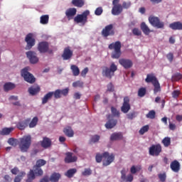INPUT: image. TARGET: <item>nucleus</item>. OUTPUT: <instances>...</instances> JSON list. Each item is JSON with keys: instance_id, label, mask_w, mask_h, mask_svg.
Wrapping results in <instances>:
<instances>
[{"instance_id": "bf43d9fd", "label": "nucleus", "mask_w": 182, "mask_h": 182, "mask_svg": "<svg viewBox=\"0 0 182 182\" xmlns=\"http://www.w3.org/2000/svg\"><path fill=\"white\" fill-rule=\"evenodd\" d=\"M114 90V87L112 82L107 85V92H113Z\"/></svg>"}, {"instance_id": "de8ad7c7", "label": "nucleus", "mask_w": 182, "mask_h": 182, "mask_svg": "<svg viewBox=\"0 0 182 182\" xmlns=\"http://www.w3.org/2000/svg\"><path fill=\"white\" fill-rule=\"evenodd\" d=\"M147 119H155L156 118V111L155 110H151L149 112V113L146 114Z\"/></svg>"}, {"instance_id": "f3484780", "label": "nucleus", "mask_w": 182, "mask_h": 182, "mask_svg": "<svg viewBox=\"0 0 182 182\" xmlns=\"http://www.w3.org/2000/svg\"><path fill=\"white\" fill-rule=\"evenodd\" d=\"M26 56L28 59L30 60V63L32 65H35L39 62V58L36 56V53L34 51H28L26 53Z\"/></svg>"}, {"instance_id": "cd10ccee", "label": "nucleus", "mask_w": 182, "mask_h": 182, "mask_svg": "<svg viewBox=\"0 0 182 182\" xmlns=\"http://www.w3.org/2000/svg\"><path fill=\"white\" fill-rule=\"evenodd\" d=\"M122 12H123V6H122V4L113 6L112 9V15H120Z\"/></svg>"}, {"instance_id": "4be33fe9", "label": "nucleus", "mask_w": 182, "mask_h": 182, "mask_svg": "<svg viewBox=\"0 0 182 182\" xmlns=\"http://www.w3.org/2000/svg\"><path fill=\"white\" fill-rule=\"evenodd\" d=\"M65 163L70 164L75 163V161H77V156H73L72 152H67L65 154Z\"/></svg>"}, {"instance_id": "c85d7f7f", "label": "nucleus", "mask_w": 182, "mask_h": 182, "mask_svg": "<svg viewBox=\"0 0 182 182\" xmlns=\"http://www.w3.org/2000/svg\"><path fill=\"white\" fill-rule=\"evenodd\" d=\"M123 139V134L122 132H115L113 133L110 136L111 141H116L117 140Z\"/></svg>"}, {"instance_id": "58836bf2", "label": "nucleus", "mask_w": 182, "mask_h": 182, "mask_svg": "<svg viewBox=\"0 0 182 182\" xmlns=\"http://www.w3.org/2000/svg\"><path fill=\"white\" fill-rule=\"evenodd\" d=\"M49 22V16L48 15H43L41 16L40 18V23L42 25H46Z\"/></svg>"}, {"instance_id": "c756f323", "label": "nucleus", "mask_w": 182, "mask_h": 182, "mask_svg": "<svg viewBox=\"0 0 182 182\" xmlns=\"http://www.w3.org/2000/svg\"><path fill=\"white\" fill-rule=\"evenodd\" d=\"M63 133L64 134H65V136H67V137H73V136H75V132L70 127H67L64 128Z\"/></svg>"}, {"instance_id": "69168bd1", "label": "nucleus", "mask_w": 182, "mask_h": 182, "mask_svg": "<svg viewBox=\"0 0 182 182\" xmlns=\"http://www.w3.org/2000/svg\"><path fill=\"white\" fill-rule=\"evenodd\" d=\"M39 182H49V177L48 176H46L42 178Z\"/></svg>"}, {"instance_id": "ddd939ff", "label": "nucleus", "mask_w": 182, "mask_h": 182, "mask_svg": "<svg viewBox=\"0 0 182 182\" xmlns=\"http://www.w3.org/2000/svg\"><path fill=\"white\" fill-rule=\"evenodd\" d=\"M101 33L104 38H107V36H114V30L113 29V24H109L108 26H105L102 29Z\"/></svg>"}, {"instance_id": "79ce46f5", "label": "nucleus", "mask_w": 182, "mask_h": 182, "mask_svg": "<svg viewBox=\"0 0 182 182\" xmlns=\"http://www.w3.org/2000/svg\"><path fill=\"white\" fill-rule=\"evenodd\" d=\"M26 176V173L25 171H21L17 176L14 178V182H21L23 177H25Z\"/></svg>"}, {"instance_id": "09e8293b", "label": "nucleus", "mask_w": 182, "mask_h": 182, "mask_svg": "<svg viewBox=\"0 0 182 182\" xmlns=\"http://www.w3.org/2000/svg\"><path fill=\"white\" fill-rule=\"evenodd\" d=\"M149 125H145L142 127L139 130V134L143 135L144 134V133H147V132H149Z\"/></svg>"}, {"instance_id": "a18cd8bd", "label": "nucleus", "mask_w": 182, "mask_h": 182, "mask_svg": "<svg viewBox=\"0 0 182 182\" xmlns=\"http://www.w3.org/2000/svg\"><path fill=\"white\" fill-rule=\"evenodd\" d=\"M111 112L115 117H120V112L114 107H111Z\"/></svg>"}, {"instance_id": "7c9ffc66", "label": "nucleus", "mask_w": 182, "mask_h": 182, "mask_svg": "<svg viewBox=\"0 0 182 182\" xmlns=\"http://www.w3.org/2000/svg\"><path fill=\"white\" fill-rule=\"evenodd\" d=\"M61 175L59 173L54 172L51 174L50 178V182H58L60 179Z\"/></svg>"}, {"instance_id": "20e7f679", "label": "nucleus", "mask_w": 182, "mask_h": 182, "mask_svg": "<svg viewBox=\"0 0 182 182\" xmlns=\"http://www.w3.org/2000/svg\"><path fill=\"white\" fill-rule=\"evenodd\" d=\"M41 176H43V170H42V168H39L34 165L33 169H31L27 173V179L26 180V182H33L36 177H41Z\"/></svg>"}, {"instance_id": "473e14b6", "label": "nucleus", "mask_w": 182, "mask_h": 182, "mask_svg": "<svg viewBox=\"0 0 182 182\" xmlns=\"http://www.w3.org/2000/svg\"><path fill=\"white\" fill-rule=\"evenodd\" d=\"M76 173H77V169L70 168L65 172V176L68 178H72V177H73Z\"/></svg>"}, {"instance_id": "a19ab883", "label": "nucleus", "mask_w": 182, "mask_h": 182, "mask_svg": "<svg viewBox=\"0 0 182 182\" xmlns=\"http://www.w3.org/2000/svg\"><path fill=\"white\" fill-rule=\"evenodd\" d=\"M46 165V161L45 159H38L36 162V167H39L41 168V167H43V166Z\"/></svg>"}, {"instance_id": "052dcab7", "label": "nucleus", "mask_w": 182, "mask_h": 182, "mask_svg": "<svg viewBox=\"0 0 182 182\" xmlns=\"http://www.w3.org/2000/svg\"><path fill=\"white\" fill-rule=\"evenodd\" d=\"M136 117V112H130L127 114V118L130 120H133Z\"/></svg>"}, {"instance_id": "e433bc0d", "label": "nucleus", "mask_w": 182, "mask_h": 182, "mask_svg": "<svg viewBox=\"0 0 182 182\" xmlns=\"http://www.w3.org/2000/svg\"><path fill=\"white\" fill-rule=\"evenodd\" d=\"M72 4L77 8H82L85 5V0H73Z\"/></svg>"}, {"instance_id": "6ab92c4d", "label": "nucleus", "mask_w": 182, "mask_h": 182, "mask_svg": "<svg viewBox=\"0 0 182 182\" xmlns=\"http://www.w3.org/2000/svg\"><path fill=\"white\" fill-rule=\"evenodd\" d=\"M31 123V118H27L24 120H21L16 124V127L19 130H25Z\"/></svg>"}, {"instance_id": "680f3d73", "label": "nucleus", "mask_w": 182, "mask_h": 182, "mask_svg": "<svg viewBox=\"0 0 182 182\" xmlns=\"http://www.w3.org/2000/svg\"><path fill=\"white\" fill-rule=\"evenodd\" d=\"M83 85V82H80V81H76L73 83V87H79Z\"/></svg>"}, {"instance_id": "f03ea898", "label": "nucleus", "mask_w": 182, "mask_h": 182, "mask_svg": "<svg viewBox=\"0 0 182 182\" xmlns=\"http://www.w3.org/2000/svg\"><path fill=\"white\" fill-rule=\"evenodd\" d=\"M95 160L97 163H102V166L107 167V166H110L113 161H114V154H109V152H104L102 154L97 153L95 156Z\"/></svg>"}, {"instance_id": "2f4dec72", "label": "nucleus", "mask_w": 182, "mask_h": 182, "mask_svg": "<svg viewBox=\"0 0 182 182\" xmlns=\"http://www.w3.org/2000/svg\"><path fill=\"white\" fill-rule=\"evenodd\" d=\"M141 29L144 35H150V32H151V30H150V28L145 22H142L141 23Z\"/></svg>"}, {"instance_id": "412c9836", "label": "nucleus", "mask_w": 182, "mask_h": 182, "mask_svg": "<svg viewBox=\"0 0 182 182\" xmlns=\"http://www.w3.org/2000/svg\"><path fill=\"white\" fill-rule=\"evenodd\" d=\"M121 180L124 182H132L134 180V177L132 174L126 176V168H123L121 171Z\"/></svg>"}, {"instance_id": "423d86ee", "label": "nucleus", "mask_w": 182, "mask_h": 182, "mask_svg": "<svg viewBox=\"0 0 182 182\" xmlns=\"http://www.w3.org/2000/svg\"><path fill=\"white\" fill-rule=\"evenodd\" d=\"M110 50H113L111 57L112 59H119L122 56V43L120 41H116L115 43H112L108 46Z\"/></svg>"}, {"instance_id": "bb28decb", "label": "nucleus", "mask_w": 182, "mask_h": 182, "mask_svg": "<svg viewBox=\"0 0 182 182\" xmlns=\"http://www.w3.org/2000/svg\"><path fill=\"white\" fill-rule=\"evenodd\" d=\"M169 28L173 31H182V23L180 21H175L169 24Z\"/></svg>"}, {"instance_id": "5701e85b", "label": "nucleus", "mask_w": 182, "mask_h": 182, "mask_svg": "<svg viewBox=\"0 0 182 182\" xmlns=\"http://www.w3.org/2000/svg\"><path fill=\"white\" fill-rule=\"evenodd\" d=\"M40 144L43 149H49L52 146V140L46 136L43 138V140L40 141Z\"/></svg>"}, {"instance_id": "ea45409f", "label": "nucleus", "mask_w": 182, "mask_h": 182, "mask_svg": "<svg viewBox=\"0 0 182 182\" xmlns=\"http://www.w3.org/2000/svg\"><path fill=\"white\" fill-rule=\"evenodd\" d=\"M161 143L164 144V147H168V146L171 144V138L166 136L163 139Z\"/></svg>"}, {"instance_id": "f8f14e48", "label": "nucleus", "mask_w": 182, "mask_h": 182, "mask_svg": "<svg viewBox=\"0 0 182 182\" xmlns=\"http://www.w3.org/2000/svg\"><path fill=\"white\" fill-rule=\"evenodd\" d=\"M38 50L40 53H53V50L49 49V43L46 41L40 42L38 45Z\"/></svg>"}, {"instance_id": "603ef678", "label": "nucleus", "mask_w": 182, "mask_h": 182, "mask_svg": "<svg viewBox=\"0 0 182 182\" xmlns=\"http://www.w3.org/2000/svg\"><path fill=\"white\" fill-rule=\"evenodd\" d=\"M158 177L161 182H166V180L167 178V176L166 175V173H159L158 175Z\"/></svg>"}, {"instance_id": "393cba45", "label": "nucleus", "mask_w": 182, "mask_h": 182, "mask_svg": "<svg viewBox=\"0 0 182 182\" xmlns=\"http://www.w3.org/2000/svg\"><path fill=\"white\" fill-rule=\"evenodd\" d=\"M170 168L173 173H178L181 168L180 162H178L177 160H174L171 163Z\"/></svg>"}, {"instance_id": "4468645a", "label": "nucleus", "mask_w": 182, "mask_h": 182, "mask_svg": "<svg viewBox=\"0 0 182 182\" xmlns=\"http://www.w3.org/2000/svg\"><path fill=\"white\" fill-rule=\"evenodd\" d=\"M32 33H28L25 38V41L27 43L26 46V50H29L32 49L33 46H35V38H33Z\"/></svg>"}, {"instance_id": "9d476101", "label": "nucleus", "mask_w": 182, "mask_h": 182, "mask_svg": "<svg viewBox=\"0 0 182 182\" xmlns=\"http://www.w3.org/2000/svg\"><path fill=\"white\" fill-rule=\"evenodd\" d=\"M161 151H163V148L160 144H153L149 149V155L155 157L160 156Z\"/></svg>"}, {"instance_id": "1a4fd4ad", "label": "nucleus", "mask_w": 182, "mask_h": 182, "mask_svg": "<svg viewBox=\"0 0 182 182\" xmlns=\"http://www.w3.org/2000/svg\"><path fill=\"white\" fill-rule=\"evenodd\" d=\"M149 22L151 23V26L157 29H163L164 28V22L160 21L159 17L150 16L149 17Z\"/></svg>"}, {"instance_id": "7ed1b4c3", "label": "nucleus", "mask_w": 182, "mask_h": 182, "mask_svg": "<svg viewBox=\"0 0 182 182\" xmlns=\"http://www.w3.org/2000/svg\"><path fill=\"white\" fill-rule=\"evenodd\" d=\"M32 144V136L26 135L20 139L18 147L21 153H28V150L31 148Z\"/></svg>"}, {"instance_id": "2eb2a0df", "label": "nucleus", "mask_w": 182, "mask_h": 182, "mask_svg": "<svg viewBox=\"0 0 182 182\" xmlns=\"http://www.w3.org/2000/svg\"><path fill=\"white\" fill-rule=\"evenodd\" d=\"M119 63L124 69H130L131 68H133V61L130 59L121 58L119 60Z\"/></svg>"}, {"instance_id": "0eeeda50", "label": "nucleus", "mask_w": 182, "mask_h": 182, "mask_svg": "<svg viewBox=\"0 0 182 182\" xmlns=\"http://www.w3.org/2000/svg\"><path fill=\"white\" fill-rule=\"evenodd\" d=\"M29 67H26L25 68L21 70V76L23 77L24 80L27 82V83H30L31 85H33V83H35L36 82V78L31 73H29Z\"/></svg>"}, {"instance_id": "aec40b11", "label": "nucleus", "mask_w": 182, "mask_h": 182, "mask_svg": "<svg viewBox=\"0 0 182 182\" xmlns=\"http://www.w3.org/2000/svg\"><path fill=\"white\" fill-rule=\"evenodd\" d=\"M110 117H112V115L109 114L107 116L108 121L105 124L106 129H113L117 124V119Z\"/></svg>"}, {"instance_id": "6e6552de", "label": "nucleus", "mask_w": 182, "mask_h": 182, "mask_svg": "<svg viewBox=\"0 0 182 182\" xmlns=\"http://www.w3.org/2000/svg\"><path fill=\"white\" fill-rule=\"evenodd\" d=\"M117 70V65L112 63L109 68V67H103L102 68V75L105 76V77H108V79H112L113 76H114V72Z\"/></svg>"}, {"instance_id": "6e6d98bb", "label": "nucleus", "mask_w": 182, "mask_h": 182, "mask_svg": "<svg viewBox=\"0 0 182 182\" xmlns=\"http://www.w3.org/2000/svg\"><path fill=\"white\" fill-rule=\"evenodd\" d=\"M132 6V3L131 2H126L124 1L122 4V9L124 8V9H129V8Z\"/></svg>"}, {"instance_id": "9b49d317", "label": "nucleus", "mask_w": 182, "mask_h": 182, "mask_svg": "<svg viewBox=\"0 0 182 182\" xmlns=\"http://www.w3.org/2000/svg\"><path fill=\"white\" fill-rule=\"evenodd\" d=\"M90 14V11L89 10H85L82 14H78L74 18V21L76 23H82L85 25L86 22H87V16Z\"/></svg>"}, {"instance_id": "4c0bfd02", "label": "nucleus", "mask_w": 182, "mask_h": 182, "mask_svg": "<svg viewBox=\"0 0 182 182\" xmlns=\"http://www.w3.org/2000/svg\"><path fill=\"white\" fill-rule=\"evenodd\" d=\"M14 128H4L1 130L0 134L1 136H8V134H11Z\"/></svg>"}, {"instance_id": "4d7b16f0", "label": "nucleus", "mask_w": 182, "mask_h": 182, "mask_svg": "<svg viewBox=\"0 0 182 182\" xmlns=\"http://www.w3.org/2000/svg\"><path fill=\"white\" fill-rule=\"evenodd\" d=\"M88 72H89V68L86 67L85 69H83L81 71V76L82 77H86V75H87Z\"/></svg>"}, {"instance_id": "5fc2aeb1", "label": "nucleus", "mask_w": 182, "mask_h": 182, "mask_svg": "<svg viewBox=\"0 0 182 182\" xmlns=\"http://www.w3.org/2000/svg\"><path fill=\"white\" fill-rule=\"evenodd\" d=\"M166 58L168 60H169V62L171 63L174 59V54L173 53H169L166 55Z\"/></svg>"}, {"instance_id": "72a5a7b5", "label": "nucleus", "mask_w": 182, "mask_h": 182, "mask_svg": "<svg viewBox=\"0 0 182 182\" xmlns=\"http://www.w3.org/2000/svg\"><path fill=\"white\" fill-rule=\"evenodd\" d=\"M15 84L12 82H6L4 85V92H9V90H13V89H15Z\"/></svg>"}, {"instance_id": "a878e982", "label": "nucleus", "mask_w": 182, "mask_h": 182, "mask_svg": "<svg viewBox=\"0 0 182 182\" xmlns=\"http://www.w3.org/2000/svg\"><path fill=\"white\" fill-rule=\"evenodd\" d=\"M76 12H77V10L75 8H70L65 11V16H67L68 21H70L76 15Z\"/></svg>"}, {"instance_id": "e2e57ef3", "label": "nucleus", "mask_w": 182, "mask_h": 182, "mask_svg": "<svg viewBox=\"0 0 182 182\" xmlns=\"http://www.w3.org/2000/svg\"><path fill=\"white\" fill-rule=\"evenodd\" d=\"M179 95H180V91L174 90L172 92V97L174 98L178 97Z\"/></svg>"}, {"instance_id": "338daca9", "label": "nucleus", "mask_w": 182, "mask_h": 182, "mask_svg": "<svg viewBox=\"0 0 182 182\" xmlns=\"http://www.w3.org/2000/svg\"><path fill=\"white\" fill-rule=\"evenodd\" d=\"M176 127L175 124L169 122V129L170 130L174 131V130H176Z\"/></svg>"}, {"instance_id": "8fccbe9b", "label": "nucleus", "mask_w": 182, "mask_h": 182, "mask_svg": "<svg viewBox=\"0 0 182 182\" xmlns=\"http://www.w3.org/2000/svg\"><path fill=\"white\" fill-rule=\"evenodd\" d=\"M132 33L134 36H141V31L137 28H134L132 29Z\"/></svg>"}, {"instance_id": "dca6fc26", "label": "nucleus", "mask_w": 182, "mask_h": 182, "mask_svg": "<svg viewBox=\"0 0 182 182\" xmlns=\"http://www.w3.org/2000/svg\"><path fill=\"white\" fill-rule=\"evenodd\" d=\"M130 109V98H129V97H124V102L122 104V106L121 107V111L122 112V113H128Z\"/></svg>"}, {"instance_id": "c03bdc74", "label": "nucleus", "mask_w": 182, "mask_h": 182, "mask_svg": "<svg viewBox=\"0 0 182 182\" xmlns=\"http://www.w3.org/2000/svg\"><path fill=\"white\" fill-rule=\"evenodd\" d=\"M140 170H141V166H140L136 167L135 166H132L130 168L131 173L132 174H136V173H137V171H140Z\"/></svg>"}, {"instance_id": "13d9d810", "label": "nucleus", "mask_w": 182, "mask_h": 182, "mask_svg": "<svg viewBox=\"0 0 182 182\" xmlns=\"http://www.w3.org/2000/svg\"><path fill=\"white\" fill-rule=\"evenodd\" d=\"M95 15H97V16H100L101 14H103V9H102V7L97 8L95 11Z\"/></svg>"}, {"instance_id": "a211bd4d", "label": "nucleus", "mask_w": 182, "mask_h": 182, "mask_svg": "<svg viewBox=\"0 0 182 182\" xmlns=\"http://www.w3.org/2000/svg\"><path fill=\"white\" fill-rule=\"evenodd\" d=\"M61 56L63 60H69L72 59V57L73 56V50H70V47H66L64 48Z\"/></svg>"}, {"instance_id": "37998d69", "label": "nucleus", "mask_w": 182, "mask_h": 182, "mask_svg": "<svg viewBox=\"0 0 182 182\" xmlns=\"http://www.w3.org/2000/svg\"><path fill=\"white\" fill-rule=\"evenodd\" d=\"M8 143L9 144H10V146H12L13 147H16V146H18V140L14 138H9L8 140Z\"/></svg>"}, {"instance_id": "864d4df0", "label": "nucleus", "mask_w": 182, "mask_h": 182, "mask_svg": "<svg viewBox=\"0 0 182 182\" xmlns=\"http://www.w3.org/2000/svg\"><path fill=\"white\" fill-rule=\"evenodd\" d=\"M100 140V136L99 135H95L91 138L90 143H97Z\"/></svg>"}, {"instance_id": "f704fd0d", "label": "nucleus", "mask_w": 182, "mask_h": 182, "mask_svg": "<svg viewBox=\"0 0 182 182\" xmlns=\"http://www.w3.org/2000/svg\"><path fill=\"white\" fill-rule=\"evenodd\" d=\"M70 69L72 70L73 76H79L80 75V70L76 65H71Z\"/></svg>"}, {"instance_id": "3c124183", "label": "nucleus", "mask_w": 182, "mask_h": 182, "mask_svg": "<svg viewBox=\"0 0 182 182\" xmlns=\"http://www.w3.org/2000/svg\"><path fill=\"white\" fill-rule=\"evenodd\" d=\"M82 174L84 176H91L92 169H90V168H85L84 171L82 172Z\"/></svg>"}, {"instance_id": "b1692460", "label": "nucleus", "mask_w": 182, "mask_h": 182, "mask_svg": "<svg viewBox=\"0 0 182 182\" xmlns=\"http://www.w3.org/2000/svg\"><path fill=\"white\" fill-rule=\"evenodd\" d=\"M28 92L31 96H36L41 92V87L38 85H32L28 88Z\"/></svg>"}, {"instance_id": "49530a36", "label": "nucleus", "mask_w": 182, "mask_h": 182, "mask_svg": "<svg viewBox=\"0 0 182 182\" xmlns=\"http://www.w3.org/2000/svg\"><path fill=\"white\" fill-rule=\"evenodd\" d=\"M146 88L145 87H141L139 88V91H138V96H139V97H143L146 95Z\"/></svg>"}, {"instance_id": "774afa93", "label": "nucleus", "mask_w": 182, "mask_h": 182, "mask_svg": "<svg viewBox=\"0 0 182 182\" xmlns=\"http://www.w3.org/2000/svg\"><path fill=\"white\" fill-rule=\"evenodd\" d=\"M4 180L6 182H11V181H12V178H11V176H9V175H6V176H4Z\"/></svg>"}, {"instance_id": "f257e3e1", "label": "nucleus", "mask_w": 182, "mask_h": 182, "mask_svg": "<svg viewBox=\"0 0 182 182\" xmlns=\"http://www.w3.org/2000/svg\"><path fill=\"white\" fill-rule=\"evenodd\" d=\"M69 95V88H65L63 90L58 89L53 92H48L42 98V105H46L52 97H54L55 99H60L62 96L66 97Z\"/></svg>"}, {"instance_id": "0e129e2a", "label": "nucleus", "mask_w": 182, "mask_h": 182, "mask_svg": "<svg viewBox=\"0 0 182 182\" xmlns=\"http://www.w3.org/2000/svg\"><path fill=\"white\" fill-rule=\"evenodd\" d=\"M11 173L12 174H14L15 176H16V174H18V173H19V169L16 167L14 168L13 169H11Z\"/></svg>"}, {"instance_id": "39448f33", "label": "nucleus", "mask_w": 182, "mask_h": 182, "mask_svg": "<svg viewBox=\"0 0 182 182\" xmlns=\"http://www.w3.org/2000/svg\"><path fill=\"white\" fill-rule=\"evenodd\" d=\"M145 82L146 83H151L154 86V93H159V92H161V87L160 86V82H159V80L154 73L147 74L146 77L145 79Z\"/></svg>"}, {"instance_id": "c9c22d12", "label": "nucleus", "mask_w": 182, "mask_h": 182, "mask_svg": "<svg viewBox=\"0 0 182 182\" xmlns=\"http://www.w3.org/2000/svg\"><path fill=\"white\" fill-rule=\"evenodd\" d=\"M38 122H39V119L38 117H34L31 121L28 123V127L30 129H33V127H36V125L38 124Z\"/></svg>"}]
</instances>
